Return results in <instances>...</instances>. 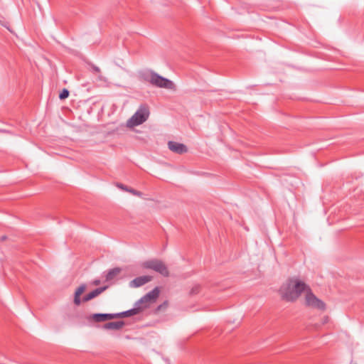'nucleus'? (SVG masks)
<instances>
[{
    "label": "nucleus",
    "mask_w": 364,
    "mask_h": 364,
    "mask_svg": "<svg viewBox=\"0 0 364 364\" xmlns=\"http://www.w3.org/2000/svg\"><path fill=\"white\" fill-rule=\"evenodd\" d=\"M69 91L68 90L64 88L60 93L59 95V98L63 100H65L66 98H68L69 97Z\"/></svg>",
    "instance_id": "16"
},
{
    "label": "nucleus",
    "mask_w": 364,
    "mask_h": 364,
    "mask_svg": "<svg viewBox=\"0 0 364 364\" xmlns=\"http://www.w3.org/2000/svg\"><path fill=\"white\" fill-rule=\"evenodd\" d=\"M92 68L94 72H95V73H100V69L97 66L93 65L92 66Z\"/></svg>",
    "instance_id": "20"
},
{
    "label": "nucleus",
    "mask_w": 364,
    "mask_h": 364,
    "mask_svg": "<svg viewBox=\"0 0 364 364\" xmlns=\"http://www.w3.org/2000/svg\"><path fill=\"white\" fill-rule=\"evenodd\" d=\"M308 286L296 278H290L283 284L279 292L282 298L287 301H296L302 292L306 291Z\"/></svg>",
    "instance_id": "1"
},
{
    "label": "nucleus",
    "mask_w": 364,
    "mask_h": 364,
    "mask_svg": "<svg viewBox=\"0 0 364 364\" xmlns=\"http://www.w3.org/2000/svg\"><path fill=\"white\" fill-rule=\"evenodd\" d=\"M98 78L100 80H105V78L102 76V75H99Z\"/></svg>",
    "instance_id": "22"
},
{
    "label": "nucleus",
    "mask_w": 364,
    "mask_h": 364,
    "mask_svg": "<svg viewBox=\"0 0 364 364\" xmlns=\"http://www.w3.org/2000/svg\"><path fill=\"white\" fill-rule=\"evenodd\" d=\"M139 77L143 81L149 82L157 87L168 90H175L176 88L174 83L171 80L159 75L154 71L141 73Z\"/></svg>",
    "instance_id": "2"
},
{
    "label": "nucleus",
    "mask_w": 364,
    "mask_h": 364,
    "mask_svg": "<svg viewBox=\"0 0 364 364\" xmlns=\"http://www.w3.org/2000/svg\"><path fill=\"white\" fill-rule=\"evenodd\" d=\"M149 112L146 108H141L127 121V126L132 127L144 123L149 117Z\"/></svg>",
    "instance_id": "5"
},
{
    "label": "nucleus",
    "mask_w": 364,
    "mask_h": 364,
    "mask_svg": "<svg viewBox=\"0 0 364 364\" xmlns=\"http://www.w3.org/2000/svg\"><path fill=\"white\" fill-rule=\"evenodd\" d=\"M168 305V301H165L161 304H160L159 306H157V308L156 309L155 311L156 312H159L160 311H164L165 309H167Z\"/></svg>",
    "instance_id": "17"
},
{
    "label": "nucleus",
    "mask_w": 364,
    "mask_h": 364,
    "mask_svg": "<svg viewBox=\"0 0 364 364\" xmlns=\"http://www.w3.org/2000/svg\"><path fill=\"white\" fill-rule=\"evenodd\" d=\"M142 310H144V309L140 305H137L136 301L135 304V306L133 309L121 313H117V314H119L117 316V318L129 317L131 316L136 315L139 314Z\"/></svg>",
    "instance_id": "10"
},
{
    "label": "nucleus",
    "mask_w": 364,
    "mask_h": 364,
    "mask_svg": "<svg viewBox=\"0 0 364 364\" xmlns=\"http://www.w3.org/2000/svg\"><path fill=\"white\" fill-rule=\"evenodd\" d=\"M200 286L199 284H195L190 290V295H196L200 291Z\"/></svg>",
    "instance_id": "15"
},
{
    "label": "nucleus",
    "mask_w": 364,
    "mask_h": 364,
    "mask_svg": "<svg viewBox=\"0 0 364 364\" xmlns=\"http://www.w3.org/2000/svg\"><path fill=\"white\" fill-rule=\"evenodd\" d=\"M5 239H6V236H3V237H1V240H4Z\"/></svg>",
    "instance_id": "23"
},
{
    "label": "nucleus",
    "mask_w": 364,
    "mask_h": 364,
    "mask_svg": "<svg viewBox=\"0 0 364 364\" xmlns=\"http://www.w3.org/2000/svg\"><path fill=\"white\" fill-rule=\"evenodd\" d=\"M107 286L102 287L95 289V290L90 291L89 294L83 296L82 301L84 302H87L97 296H99L100 294H102L103 291H105L107 289Z\"/></svg>",
    "instance_id": "11"
},
{
    "label": "nucleus",
    "mask_w": 364,
    "mask_h": 364,
    "mask_svg": "<svg viewBox=\"0 0 364 364\" xmlns=\"http://www.w3.org/2000/svg\"><path fill=\"white\" fill-rule=\"evenodd\" d=\"M119 314H94L90 316L87 319L89 321H93L96 323L103 322L107 320L117 318Z\"/></svg>",
    "instance_id": "7"
},
{
    "label": "nucleus",
    "mask_w": 364,
    "mask_h": 364,
    "mask_svg": "<svg viewBox=\"0 0 364 364\" xmlns=\"http://www.w3.org/2000/svg\"><path fill=\"white\" fill-rule=\"evenodd\" d=\"M160 289L156 287L151 291L143 296L138 301L137 305H140L144 309L149 307L150 304L154 303L159 296Z\"/></svg>",
    "instance_id": "4"
},
{
    "label": "nucleus",
    "mask_w": 364,
    "mask_h": 364,
    "mask_svg": "<svg viewBox=\"0 0 364 364\" xmlns=\"http://www.w3.org/2000/svg\"><path fill=\"white\" fill-rule=\"evenodd\" d=\"M141 267L146 269H152L164 277L169 276V271L165 263L157 259L144 261L141 264Z\"/></svg>",
    "instance_id": "3"
},
{
    "label": "nucleus",
    "mask_w": 364,
    "mask_h": 364,
    "mask_svg": "<svg viewBox=\"0 0 364 364\" xmlns=\"http://www.w3.org/2000/svg\"><path fill=\"white\" fill-rule=\"evenodd\" d=\"M124 324L123 321H112L105 323L103 328L107 330H119L122 328Z\"/></svg>",
    "instance_id": "12"
},
{
    "label": "nucleus",
    "mask_w": 364,
    "mask_h": 364,
    "mask_svg": "<svg viewBox=\"0 0 364 364\" xmlns=\"http://www.w3.org/2000/svg\"><path fill=\"white\" fill-rule=\"evenodd\" d=\"M168 147L171 151L178 154H182L188 151L186 145L173 141H168Z\"/></svg>",
    "instance_id": "9"
},
{
    "label": "nucleus",
    "mask_w": 364,
    "mask_h": 364,
    "mask_svg": "<svg viewBox=\"0 0 364 364\" xmlns=\"http://www.w3.org/2000/svg\"><path fill=\"white\" fill-rule=\"evenodd\" d=\"M100 282H100V279H95V280L92 281V284L93 285L97 286V285H99L100 284Z\"/></svg>",
    "instance_id": "21"
},
{
    "label": "nucleus",
    "mask_w": 364,
    "mask_h": 364,
    "mask_svg": "<svg viewBox=\"0 0 364 364\" xmlns=\"http://www.w3.org/2000/svg\"><path fill=\"white\" fill-rule=\"evenodd\" d=\"M306 304L307 306L317 309L319 310H325L326 309V304L325 303L317 298L311 291V289L308 287L306 290Z\"/></svg>",
    "instance_id": "6"
},
{
    "label": "nucleus",
    "mask_w": 364,
    "mask_h": 364,
    "mask_svg": "<svg viewBox=\"0 0 364 364\" xmlns=\"http://www.w3.org/2000/svg\"><path fill=\"white\" fill-rule=\"evenodd\" d=\"M86 289L85 284H81L75 292L74 303L75 305L79 306L81 304L80 295L85 291Z\"/></svg>",
    "instance_id": "13"
},
{
    "label": "nucleus",
    "mask_w": 364,
    "mask_h": 364,
    "mask_svg": "<svg viewBox=\"0 0 364 364\" xmlns=\"http://www.w3.org/2000/svg\"><path fill=\"white\" fill-rule=\"evenodd\" d=\"M128 192L132 193L133 195L134 196H142V193L140 192V191H138L135 189H133V188H129Z\"/></svg>",
    "instance_id": "18"
},
{
    "label": "nucleus",
    "mask_w": 364,
    "mask_h": 364,
    "mask_svg": "<svg viewBox=\"0 0 364 364\" xmlns=\"http://www.w3.org/2000/svg\"><path fill=\"white\" fill-rule=\"evenodd\" d=\"M121 271L122 269L119 267H115L109 269L105 275L106 282L114 279L121 272Z\"/></svg>",
    "instance_id": "14"
},
{
    "label": "nucleus",
    "mask_w": 364,
    "mask_h": 364,
    "mask_svg": "<svg viewBox=\"0 0 364 364\" xmlns=\"http://www.w3.org/2000/svg\"><path fill=\"white\" fill-rule=\"evenodd\" d=\"M153 279V277L149 275H144L136 277L130 282V287L137 288L144 285L145 284L151 282Z\"/></svg>",
    "instance_id": "8"
},
{
    "label": "nucleus",
    "mask_w": 364,
    "mask_h": 364,
    "mask_svg": "<svg viewBox=\"0 0 364 364\" xmlns=\"http://www.w3.org/2000/svg\"><path fill=\"white\" fill-rule=\"evenodd\" d=\"M117 186H118L119 188H121V189H122V190H124V191H129V188H128L127 186H124V184H122V183H118V184H117Z\"/></svg>",
    "instance_id": "19"
}]
</instances>
